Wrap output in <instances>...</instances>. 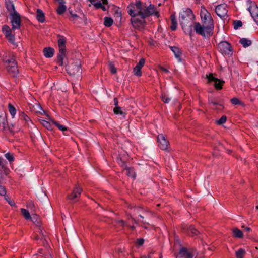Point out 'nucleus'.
I'll use <instances>...</instances> for the list:
<instances>
[{
	"mask_svg": "<svg viewBox=\"0 0 258 258\" xmlns=\"http://www.w3.org/2000/svg\"><path fill=\"white\" fill-rule=\"evenodd\" d=\"M7 164V162L2 158H0V166L2 167L6 165Z\"/></svg>",
	"mask_w": 258,
	"mask_h": 258,
	"instance_id": "52",
	"label": "nucleus"
},
{
	"mask_svg": "<svg viewBox=\"0 0 258 258\" xmlns=\"http://www.w3.org/2000/svg\"><path fill=\"white\" fill-rule=\"evenodd\" d=\"M69 12L71 16V18H69L70 20L75 22L77 19L79 18V16L76 14L73 13L72 10L70 9H69Z\"/></svg>",
	"mask_w": 258,
	"mask_h": 258,
	"instance_id": "43",
	"label": "nucleus"
},
{
	"mask_svg": "<svg viewBox=\"0 0 258 258\" xmlns=\"http://www.w3.org/2000/svg\"><path fill=\"white\" fill-rule=\"evenodd\" d=\"M6 63L8 64L7 66V67H12V66H17V63L16 61L15 58L13 56L11 58L7 59L6 61Z\"/></svg>",
	"mask_w": 258,
	"mask_h": 258,
	"instance_id": "32",
	"label": "nucleus"
},
{
	"mask_svg": "<svg viewBox=\"0 0 258 258\" xmlns=\"http://www.w3.org/2000/svg\"><path fill=\"white\" fill-rule=\"evenodd\" d=\"M66 9L67 7L64 5V4H60L59 5L56 11L59 15H62L66 12Z\"/></svg>",
	"mask_w": 258,
	"mask_h": 258,
	"instance_id": "29",
	"label": "nucleus"
},
{
	"mask_svg": "<svg viewBox=\"0 0 258 258\" xmlns=\"http://www.w3.org/2000/svg\"><path fill=\"white\" fill-rule=\"evenodd\" d=\"M68 73L75 75L81 73V68L80 64L72 63L69 66L67 69Z\"/></svg>",
	"mask_w": 258,
	"mask_h": 258,
	"instance_id": "15",
	"label": "nucleus"
},
{
	"mask_svg": "<svg viewBox=\"0 0 258 258\" xmlns=\"http://www.w3.org/2000/svg\"><path fill=\"white\" fill-rule=\"evenodd\" d=\"M102 5V3L100 1H98V0H97V1H96V2L93 4V5H94V6L96 8H97V9L100 8V7H101Z\"/></svg>",
	"mask_w": 258,
	"mask_h": 258,
	"instance_id": "51",
	"label": "nucleus"
},
{
	"mask_svg": "<svg viewBox=\"0 0 258 258\" xmlns=\"http://www.w3.org/2000/svg\"><path fill=\"white\" fill-rule=\"evenodd\" d=\"M51 122L54 124L56 127L58 128L59 130L62 131H65L67 130V127L65 126L60 124L57 121H55L54 119H50Z\"/></svg>",
	"mask_w": 258,
	"mask_h": 258,
	"instance_id": "31",
	"label": "nucleus"
},
{
	"mask_svg": "<svg viewBox=\"0 0 258 258\" xmlns=\"http://www.w3.org/2000/svg\"><path fill=\"white\" fill-rule=\"evenodd\" d=\"M8 108L10 114L12 115L13 117H14L16 113V110L15 108L11 104H9Z\"/></svg>",
	"mask_w": 258,
	"mask_h": 258,
	"instance_id": "40",
	"label": "nucleus"
},
{
	"mask_svg": "<svg viewBox=\"0 0 258 258\" xmlns=\"http://www.w3.org/2000/svg\"><path fill=\"white\" fill-rule=\"evenodd\" d=\"M132 208L134 209L135 211H137V212H138L139 211V210L140 209V207H136V206L131 207V209H132Z\"/></svg>",
	"mask_w": 258,
	"mask_h": 258,
	"instance_id": "57",
	"label": "nucleus"
},
{
	"mask_svg": "<svg viewBox=\"0 0 258 258\" xmlns=\"http://www.w3.org/2000/svg\"><path fill=\"white\" fill-rule=\"evenodd\" d=\"M206 78L208 79V83H210L211 82H214V86L215 88L217 90H221L225 83L224 81L221 80L214 77L212 73H210L209 75H206Z\"/></svg>",
	"mask_w": 258,
	"mask_h": 258,
	"instance_id": "10",
	"label": "nucleus"
},
{
	"mask_svg": "<svg viewBox=\"0 0 258 258\" xmlns=\"http://www.w3.org/2000/svg\"><path fill=\"white\" fill-rule=\"evenodd\" d=\"M233 236L236 238H242L243 234L242 231L237 228H235L233 229Z\"/></svg>",
	"mask_w": 258,
	"mask_h": 258,
	"instance_id": "26",
	"label": "nucleus"
},
{
	"mask_svg": "<svg viewBox=\"0 0 258 258\" xmlns=\"http://www.w3.org/2000/svg\"><path fill=\"white\" fill-rule=\"evenodd\" d=\"M10 15L11 17V22L12 26V29H20L21 24L20 15L18 12H16Z\"/></svg>",
	"mask_w": 258,
	"mask_h": 258,
	"instance_id": "9",
	"label": "nucleus"
},
{
	"mask_svg": "<svg viewBox=\"0 0 258 258\" xmlns=\"http://www.w3.org/2000/svg\"><path fill=\"white\" fill-rule=\"evenodd\" d=\"M43 53L46 57L50 58L53 56L54 50L51 47H46L43 49Z\"/></svg>",
	"mask_w": 258,
	"mask_h": 258,
	"instance_id": "20",
	"label": "nucleus"
},
{
	"mask_svg": "<svg viewBox=\"0 0 258 258\" xmlns=\"http://www.w3.org/2000/svg\"><path fill=\"white\" fill-rule=\"evenodd\" d=\"M119 155V157L117 158V162L123 170H127L129 167L127 166L126 162Z\"/></svg>",
	"mask_w": 258,
	"mask_h": 258,
	"instance_id": "28",
	"label": "nucleus"
},
{
	"mask_svg": "<svg viewBox=\"0 0 258 258\" xmlns=\"http://www.w3.org/2000/svg\"><path fill=\"white\" fill-rule=\"evenodd\" d=\"M170 19L171 21V25L170 28L172 31H175L177 29V22L176 19L175 14H172L170 16Z\"/></svg>",
	"mask_w": 258,
	"mask_h": 258,
	"instance_id": "22",
	"label": "nucleus"
},
{
	"mask_svg": "<svg viewBox=\"0 0 258 258\" xmlns=\"http://www.w3.org/2000/svg\"><path fill=\"white\" fill-rule=\"evenodd\" d=\"M41 123L47 129H48L49 130H52V126L50 122L44 120H41Z\"/></svg>",
	"mask_w": 258,
	"mask_h": 258,
	"instance_id": "37",
	"label": "nucleus"
},
{
	"mask_svg": "<svg viewBox=\"0 0 258 258\" xmlns=\"http://www.w3.org/2000/svg\"><path fill=\"white\" fill-rule=\"evenodd\" d=\"M30 219L34 224L38 226H39L41 224L40 218L37 214H32Z\"/></svg>",
	"mask_w": 258,
	"mask_h": 258,
	"instance_id": "25",
	"label": "nucleus"
},
{
	"mask_svg": "<svg viewBox=\"0 0 258 258\" xmlns=\"http://www.w3.org/2000/svg\"><path fill=\"white\" fill-rule=\"evenodd\" d=\"M6 188L5 187V186L0 185V195L4 196L5 197V199L7 200V198H8V196L6 195Z\"/></svg>",
	"mask_w": 258,
	"mask_h": 258,
	"instance_id": "39",
	"label": "nucleus"
},
{
	"mask_svg": "<svg viewBox=\"0 0 258 258\" xmlns=\"http://www.w3.org/2000/svg\"><path fill=\"white\" fill-rule=\"evenodd\" d=\"M114 103L115 106H118V101L117 98H114Z\"/></svg>",
	"mask_w": 258,
	"mask_h": 258,
	"instance_id": "55",
	"label": "nucleus"
},
{
	"mask_svg": "<svg viewBox=\"0 0 258 258\" xmlns=\"http://www.w3.org/2000/svg\"><path fill=\"white\" fill-rule=\"evenodd\" d=\"M160 149L169 152L171 149L170 146H160Z\"/></svg>",
	"mask_w": 258,
	"mask_h": 258,
	"instance_id": "50",
	"label": "nucleus"
},
{
	"mask_svg": "<svg viewBox=\"0 0 258 258\" xmlns=\"http://www.w3.org/2000/svg\"><path fill=\"white\" fill-rule=\"evenodd\" d=\"M7 198V200H6L7 201V202L9 203V204L12 206H15V202L11 200L10 198L8 197V198Z\"/></svg>",
	"mask_w": 258,
	"mask_h": 258,
	"instance_id": "54",
	"label": "nucleus"
},
{
	"mask_svg": "<svg viewBox=\"0 0 258 258\" xmlns=\"http://www.w3.org/2000/svg\"><path fill=\"white\" fill-rule=\"evenodd\" d=\"M35 239L36 240H39V239H40V236H38V235H36L35 236Z\"/></svg>",
	"mask_w": 258,
	"mask_h": 258,
	"instance_id": "62",
	"label": "nucleus"
},
{
	"mask_svg": "<svg viewBox=\"0 0 258 258\" xmlns=\"http://www.w3.org/2000/svg\"><path fill=\"white\" fill-rule=\"evenodd\" d=\"M97 0H89L91 3L93 5Z\"/></svg>",
	"mask_w": 258,
	"mask_h": 258,
	"instance_id": "64",
	"label": "nucleus"
},
{
	"mask_svg": "<svg viewBox=\"0 0 258 258\" xmlns=\"http://www.w3.org/2000/svg\"><path fill=\"white\" fill-rule=\"evenodd\" d=\"M196 250L194 249H187L185 247H181L176 258H193Z\"/></svg>",
	"mask_w": 258,
	"mask_h": 258,
	"instance_id": "8",
	"label": "nucleus"
},
{
	"mask_svg": "<svg viewBox=\"0 0 258 258\" xmlns=\"http://www.w3.org/2000/svg\"><path fill=\"white\" fill-rule=\"evenodd\" d=\"M145 240L143 238H138L136 241V243L138 246H142L144 244Z\"/></svg>",
	"mask_w": 258,
	"mask_h": 258,
	"instance_id": "47",
	"label": "nucleus"
},
{
	"mask_svg": "<svg viewBox=\"0 0 258 258\" xmlns=\"http://www.w3.org/2000/svg\"><path fill=\"white\" fill-rule=\"evenodd\" d=\"M161 97V99H162V101L165 103H168L171 100L170 98H169L167 96V95L164 93H163L162 94Z\"/></svg>",
	"mask_w": 258,
	"mask_h": 258,
	"instance_id": "44",
	"label": "nucleus"
},
{
	"mask_svg": "<svg viewBox=\"0 0 258 258\" xmlns=\"http://www.w3.org/2000/svg\"><path fill=\"white\" fill-rule=\"evenodd\" d=\"M5 157L10 163L13 162L15 160L13 154L10 152H8L5 154Z\"/></svg>",
	"mask_w": 258,
	"mask_h": 258,
	"instance_id": "38",
	"label": "nucleus"
},
{
	"mask_svg": "<svg viewBox=\"0 0 258 258\" xmlns=\"http://www.w3.org/2000/svg\"><path fill=\"white\" fill-rule=\"evenodd\" d=\"M82 191V188L78 185H76L74 188L72 192L68 195L67 199L70 201V202L72 203L77 201V199L80 197V195Z\"/></svg>",
	"mask_w": 258,
	"mask_h": 258,
	"instance_id": "7",
	"label": "nucleus"
},
{
	"mask_svg": "<svg viewBox=\"0 0 258 258\" xmlns=\"http://www.w3.org/2000/svg\"><path fill=\"white\" fill-rule=\"evenodd\" d=\"M20 119L21 120L25 121L26 123H28L29 122H31V120L26 114H25L24 112H22L19 115Z\"/></svg>",
	"mask_w": 258,
	"mask_h": 258,
	"instance_id": "35",
	"label": "nucleus"
},
{
	"mask_svg": "<svg viewBox=\"0 0 258 258\" xmlns=\"http://www.w3.org/2000/svg\"><path fill=\"white\" fill-rule=\"evenodd\" d=\"M126 170V175L128 176L131 177L133 179L136 178V175L135 172L134 168L133 167H129Z\"/></svg>",
	"mask_w": 258,
	"mask_h": 258,
	"instance_id": "30",
	"label": "nucleus"
},
{
	"mask_svg": "<svg viewBox=\"0 0 258 258\" xmlns=\"http://www.w3.org/2000/svg\"><path fill=\"white\" fill-rule=\"evenodd\" d=\"M102 5L104 4V5H105V4H107L108 3V1L107 0H102Z\"/></svg>",
	"mask_w": 258,
	"mask_h": 258,
	"instance_id": "60",
	"label": "nucleus"
},
{
	"mask_svg": "<svg viewBox=\"0 0 258 258\" xmlns=\"http://www.w3.org/2000/svg\"><path fill=\"white\" fill-rule=\"evenodd\" d=\"M242 227L243 228H244V229L247 232L251 231V228L248 227H244V226H243Z\"/></svg>",
	"mask_w": 258,
	"mask_h": 258,
	"instance_id": "58",
	"label": "nucleus"
},
{
	"mask_svg": "<svg viewBox=\"0 0 258 258\" xmlns=\"http://www.w3.org/2000/svg\"><path fill=\"white\" fill-rule=\"evenodd\" d=\"M215 12L220 18L225 17L228 12L227 6L225 4L218 5L216 7Z\"/></svg>",
	"mask_w": 258,
	"mask_h": 258,
	"instance_id": "13",
	"label": "nucleus"
},
{
	"mask_svg": "<svg viewBox=\"0 0 258 258\" xmlns=\"http://www.w3.org/2000/svg\"><path fill=\"white\" fill-rule=\"evenodd\" d=\"M36 18L41 23H43L45 20V14L41 9H38L36 11Z\"/></svg>",
	"mask_w": 258,
	"mask_h": 258,
	"instance_id": "19",
	"label": "nucleus"
},
{
	"mask_svg": "<svg viewBox=\"0 0 258 258\" xmlns=\"http://www.w3.org/2000/svg\"><path fill=\"white\" fill-rule=\"evenodd\" d=\"M109 69H110V72L112 74H115L116 73L117 71H116V69L115 67V66H114V64L113 63V62H109Z\"/></svg>",
	"mask_w": 258,
	"mask_h": 258,
	"instance_id": "46",
	"label": "nucleus"
},
{
	"mask_svg": "<svg viewBox=\"0 0 258 258\" xmlns=\"http://www.w3.org/2000/svg\"><path fill=\"white\" fill-rule=\"evenodd\" d=\"M200 16L202 24L199 22L194 23V28L197 34L206 37L212 36L214 28V21L211 14L204 7H202Z\"/></svg>",
	"mask_w": 258,
	"mask_h": 258,
	"instance_id": "1",
	"label": "nucleus"
},
{
	"mask_svg": "<svg viewBox=\"0 0 258 258\" xmlns=\"http://www.w3.org/2000/svg\"><path fill=\"white\" fill-rule=\"evenodd\" d=\"M145 18L140 17V18L136 17H132L131 21L132 25L134 28H139L146 23Z\"/></svg>",
	"mask_w": 258,
	"mask_h": 258,
	"instance_id": "16",
	"label": "nucleus"
},
{
	"mask_svg": "<svg viewBox=\"0 0 258 258\" xmlns=\"http://www.w3.org/2000/svg\"><path fill=\"white\" fill-rule=\"evenodd\" d=\"M113 112L115 114H125V113L121 110V107L119 106H115L113 109Z\"/></svg>",
	"mask_w": 258,
	"mask_h": 258,
	"instance_id": "41",
	"label": "nucleus"
},
{
	"mask_svg": "<svg viewBox=\"0 0 258 258\" xmlns=\"http://www.w3.org/2000/svg\"><path fill=\"white\" fill-rule=\"evenodd\" d=\"M234 28L235 30L238 29L239 27L242 25V22L240 20H234L233 21Z\"/></svg>",
	"mask_w": 258,
	"mask_h": 258,
	"instance_id": "42",
	"label": "nucleus"
},
{
	"mask_svg": "<svg viewBox=\"0 0 258 258\" xmlns=\"http://www.w3.org/2000/svg\"><path fill=\"white\" fill-rule=\"evenodd\" d=\"M218 47L222 54L228 55L232 54L233 49L229 42L222 41L218 44Z\"/></svg>",
	"mask_w": 258,
	"mask_h": 258,
	"instance_id": "6",
	"label": "nucleus"
},
{
	"mask_svg": "<svg viewBox=\"0 0 258 258\" xmlns=\"http://www.w3.org/2000/svg\"><path fill=\"white\" fill-rule=\"evenodd\" d=\"M247 3L250 5L248 9L251 16L256 24H258V7L254 3H252L250 0H248Z\"/></svg>",
	"mask_w": 258,
	"mask_h": 258,
	"instance_id": "11",
	"label": "nucleus"
},
{
	"mask_svg": "<svg viewBox=\"0 0 258 258\" xmlns=\"http://www.w3.org/2000/svg\"><path fill=\"white\" fill-rule=\"evenodd\" d=\"M8 72L13 77L16 76L18 73L19 70L18 69V66H12L10 67H7Z\"/></svg>",
	"mask_w": 258,
	"mask_h": 258,
	"instance_id": "23",
	"label": "nucleus"
},
{
	"mask_svg": "<svg viewBox=\"0 0 258 258\" xmlns=\"http://www.w3.org/2000/svg\"><path fill=\"white\" fill-rule=\"evenodd\" d=\"M143 8L141 15V17L143 18H146L153 15H155L157 17H159V13L157 11L156 7L154 5L150 4L149 6H147L145 4L143 3Z\"/></svg>",
	"mask_w": 258,
	"mask_h": 258,
	"instance_id": "5",
	"label": "nucleus"
},
{
	"mask_svg": "<svg viewBox=\"0 0 258 258\" xmlns=\"http://www.w3.org/2000/svg\"><path fill=\"white\" fill-rule=\"evenodd\" d=\"M239 43L242 45L244 47L249 46L252 44V42L250 40H248L245 38L240 39Z\"/></svg>",
	"mask_w": 258,
	"mask_h": 258,
	"instance_id": "27",
	"label": "nucleus"
},
{
	"mask_svg": "<svg viewBox=\"0 0 258 258\" xmlns=\"http://www.w3.org/2000/svg\"><path fill=\"white\" fill-rule=\"evenodd\" d=\"M118 223L121 225L122 226L124 227L125 226V222L123 220H120L118 221Z\"/></svg>",
	"mask_w": 258,
	"mask_h": 258,
	"instance_id": "56",
	"label": "nucleus"
},
{
	"mask_svg": "<svg viewBox=\"0 0 258 258\" xmlns=\"http://www.w3.org/2000/svg\"><path fill=\"white\" fill-rule=\"evenodd\" d=\"M127 12L128 14L132 17H141L142 11L143 8V3L140 1H136L135 3L130 4L127 8Z\"/></svg>",
	"mask_w": 258,
	"mask_h": 258,
	"instance_id": "4",
	"label": "nucleus"
},
{
	"mask_svg": "<svg viewBox=\"0 0 258 258\" xmlns=\"http://www.w3.org/2000/svg\"><path fill=\"white\" fill-rule=\"evenodd\" d=\"M21 211L24 217L26 220H30L31 218L30 214L29 211L25 209L22 208Z\"/></svg>",
	"mask_w": 258,
	"mask_h": 258,
	"instance_id": "36",
	"label": "nucleus"
},
{
	"mask_svg": "<svg viewBox=\"0 0 258 258\" xmlns=\"http://www.w3.org/2000/svg\"><path fill=\"white\" fill-rule=\"evenodd\" d=\"M57 43L59 47V53L57 54L56 61L60 66L63 64V59L66 55V38L62 35H57Z\"/></svg>",
	"mask_w": 258,
	"mask_h": 258,
	"instance_id": "3",
	"label": "nucleus"
},
{
	"mask_svg": "<svg viewBox=\"0 0 258 258\" xmlns=\"http://www.w3.org/2000/svg\"><path fill=\"white\" fill-rule=\"evenodd\" d=\"M161 69L162 71H163L165 72H168V70L165 68H162Z\"/></svg>",
	"mask_w": 258,
	"mask_h": 258,
	"instance_id": "63",
	"label": "nucleus"
},
{
	"mask_svg": "<svg viewBox=\"0 0 258 258\" xmlns=\"http://www.w3.org/2000/svg\"><path fill=\"white\" fill-rule=\"evenodd\" d=\"M145 59L141 58L140 59L139 62L137 64L136 67L134 68L133 72L134 75L137 76H140L142 75L141 69L144 66L145 64Z\"/></svg>",
	"mask_w": 258,
	"mask_h": 258,
	"instance_id": "17",
	"label": "nucleus"
},
{
	"mask_svg": "<svg viewBox=\"0 0 258 258\" xmlns=\"http://www.w3.org/2000/svg\"><path fill=\"white\" fill-rule=\"evenodd\" d=\"M100 8L102 9V10H103L104 11L106 10L105 7L104 6H103V5H102L101 7H100Z\"/></svg>",
	"mask_w": 258,
	"mask_h": 258,
	"instance_id": "61",
	"label": "nucleus"
},
{
	"mask_svg": "<svg viewBox=\"0 0 258 258\" xmlns=\"http://www.w3.org/2000/svg\"><path fill=\"white\" fill-rule=\"evenodd\" d=\"M209 102L210 103H211L214 105H219L220 107L222 108V105L221 104H219L216 101L213 100V99H209Z\"/></svg>",
	"mask_w": 258,
	"mask_h": 258,
	"instance_id": "53",
	"label": "nucleus"
},
{
	"mask_svg": "<svg viewBox=\"0 0 258 258\" xmlns=\"http://www.w3.org/2000/svg\"><path fill=\"white\" fill-rule=\"evenodd\" d=\"M246 253V251L244 249L240 248L235 253L237 258H243Z\"/></svg>",
	"mask_w": 258,
	"mask_h": 258,
	"instance_id": "34",
	"label": "nucleus"
},
{
	"mask_svg": "<svg viewBox=\"0 0 258 258\" xmlns=\"http://www.w3.org/2000/svg\"><path fill=\"white\" fill-rule=\"evenodd\" d=\"M227 120V117L225 115H223L218 120L216 121L217 124L221 125L224 123Z\"/></svg>",
	"mask_w": 258,
	"mask_h": 258,
	"instance_id": "45",
	"label": "nucleus"
},
{
	"mask_svg": "<svg viewBox=\"0 0 258 258\" xmlns=\"http://www.w3.org/2000/svg\"><path fill=\"white\" fill-rule=\"evenodd\" d=\"M6 8L8 11L9 12L10 15L15 13L17 12L15 10L14 5L13 2L10 0H6L5 1Z\"/></svg>",
	"mask_w": 258,
	"mask_h": 258,
	"instance_id": "18",
	"label": "nucleus"
},
{
	"mask_svg": "<svg viewBox=\"0 0 258 258\" xmlns=\"http://www.w3.org/2000/svg\"><path fill=\"white\" fill-rule=\"evenodd\" d=\"M1 168L5 175H7L9 174L10 171L9 169L7 167L6 165L1 167Z\"/></svg>",
	"mask_w": 258,
	"mask_h": 258,
	"instance_id": "48",
	"label": "nucleus"
},
{
	"mask_svg": "<svg viewBox=\"0 0 258 258\" xmlns=\"http://www.w3.org/2000/svg\"><path fill=\"white\" fill-rule=\"evenodd\" d=\"M104 19V25L105 26L109 27L112 25L113 21L111 18L105 17Z\"/></svg>",
	"mask_w": 258,
	"mask_h": 258,
	"instance_id": "33",
	"label": "nucleus"
},
{
	"mask_svg": "<svg viewBox=\"0 0 258 258\" xmlns=\"http://www.w3.org/2000/svg\"><path fill=\"white\" fill-rule=\"evenodd\" d=\"M182 229L183 232L187 233L189 235L194 236L201 234V232L197 229L192 225H181Z\"/></svg>",
	"mask_w": 258,
	"mask_h": 258,
	"instance_id": "12",
	"label": "nucleus"
},
{
	"mask_svg": "<svg viewBox=\"0 0 258 258\" xmlns=\"http://www.w3.org/2000/svg\"><path fill=\"white\" fill-rule=\"evenodd\" d=\"M194 19L195 15L190 9H187L185 11L180 13L179 15V22L182 29L185 31L187 27H191Z\"/></svg>",
	"mask_w": 258,
	"mask_h": 258,
	"instance_id": "2",
	"label": "nucleus"
},
{
	"mask_svg": "<svg viewBox=\"0 0 258 258\" xmlns=\"http://www.w3.org/2000/svg\"><path fill=\"white\" fill-rule=\"evenodd\" d=\"M2 31L10 42L13 43L14 42V36L12 34V29H10L9 26L4 25L2 28Z\"/></svg>",
	"mask_w": 258,
	"mask_h": 258,
	"instance_id": "14",
	"label": "nucleus"
},
{
	"mask_svg": "<svg viewBox=\"0 0 258 258\" xmlns=\"http://www.w3.org/2000/svg\"><path fill=\"white\" fill-rule=\"evenodd\" d=\"M170 48L172 51L174 53L175 57L177 58L180 59L182 53L178 47L176 46H170Z\"/></svg>",
	"mask_w": 258,
	"mask_h": 258,
	"instance_id": "24",
	"label": "nucleus"
},
{
	"mask_svg": "<svg viewBox=\"0 0 258 258\" xmlns=\"http://www.w3.org/2000/svg\"><path fill=\"white\" fill-rule=\"evenodd\" d=\"M56 1L59 2V4H65L64 0H56Z\"/></svg>",
	"mask_w": 258,
	"mask_h": 258,
	"instance_id": "59",
	"label": "nucleus"
},
{
	"mask_svg": "<svg viewBox=\"0 0 258 258\" xmlns=\"http://www.w3.org/2000/svg\"><path fill=\"white\" fill-rule=\"evenodd\" d=\"M158 142L161 145H168L169 142L166 139L165 136L163 134H159L157 137Z\"/></svg>",
	"mask_w": 258,
	"mask_h": 258,
	"instance_id": "21",
	"label": "nucleus"
},
{
	"mask_svg": "<svg viewBox=\"0 0 258 258\" xmlns=\"http://www.w3.org/2000/svg\"><path fill=\"white\" fill-rule=\"evenodd\" d=\"M231 102L234 105H237L240 103V100L236 97L232 98L231 99Z\"/></svg>",
	"mask_w": 258,
	"mask_h": 258,
	"instance_id": "49",
	"label": "nucleus"
}]
</instances>
